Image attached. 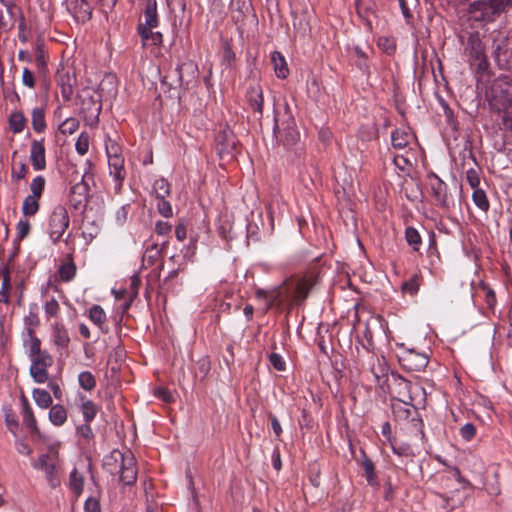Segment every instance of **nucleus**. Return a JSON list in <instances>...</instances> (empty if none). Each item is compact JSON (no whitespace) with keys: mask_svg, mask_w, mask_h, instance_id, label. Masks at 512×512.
Wrapping results in <instances>:
<instances>
[{"mask_svg":"<svg viewBox=\"0 0 512 512\" xmlns=\"http://www.w3.org/2000/svg\"><path fill=\"white\" fill-rule=\"evenodd\" d=\"M104 469L111 475H119L124 485H133L137 479V463L131 451L113 450L105 458Z\"/></svg>","mask_w":512,"mask_h":512,"instance_id":"f257e3e1","label":"nucleus"},{"mask_svg":"<svg viewBox=\"0 0 512 512\" xmlns=\"http://www.w3.org/2000/svg\"><path fill=\"white\" fill-rule=\"evenodd\" d=\"M144 21L139 20L137 31L142 39L143 46H158L162 43V34L153 31L159 23L156 0H147L143 11Z\"/></svg>","mask_w":512,"mask_h":512,"instance_id":"f03ea898","label":"nucleus"},{"mask_svg":"<svg viewBox=\"0 0 512 512\" xmlns=\"http://www.w3.org/2000/svg\"><path fill=\"white\" fill-rule=\"evenodd\" d=\"M486 98L490 109L496 113L510 109L512 106V81L506 77L494 80L486 92Z\"/></svg>","mask_w":512,"mask_h":512,"instance_id":"7ed1b4c3","label":"nucleus"},{"mask_svg":"<svg viewBox=\"0 0 512 512\" xmlns=\"http://www.w3.org/2000/svg\"><path fill=\"white\" fill-rule=\"evenodd\" d=\"M77 104L85 123L94 127L99 122V115L102 109L100 95L92 88H83L77 94Z\"/></svg>","mask_w":512,"mask_h":512,"instance_id":"20e7f679","label":"nucleus"},{"mask_svg":"<svg viewBox=\"0 0 512 512\" xmlns=\"http://www.w3.org/2000/svg\"><path fill=\"white\" fill-rule=\"evenodd\" d=\"M273 131L277 141L281 142L285 146H292L298 142L300 135L296 128L295 120L289 113L287 105L285 108L284 119L280 120L275 115Z\"/></svg>","mask_w":512,"mask_h":512,"instance_id":"39448f33","label":"nucleus"},{"mask_svg":"<svg viewBox=\"0 0 512 512\" xmlns=\"http://www.w3.org/2000/svg\"><path fill=\"white\" fill-rule=\"evenodd\" d=\"M469 61L475 66L477 72L488 69V60L485 55V46L478 32L470 33L465 48Z\"/></svg>","mask_w":512,"mask_h":512,"instance_id":"423d86ee","label":"nucleus"},{"mask_svg":"<svg viewBox=\"0 0 512 512\" xmlns=\"http://www.w3.org/2000/svg\"><path fill=\"white\" fill-rule=\"evenodd\" d=\"M216 151L221 160L230 162L235 159L237 153V140L233 131L225 128L219 131L215 138Z\"/></svg>","mask_w":512,"mask_h":512,"instance_id":"0eeeda50","label":"nucleus"},{"mask_svg":"<svg viewBox=\"0 0 512 512\" xmlns=\"http://www.w3.org/2000/svg\"><path fill=\"white\" fill-rule=\"evenodd\" d=\"M427 180L431 190V195L441 208L449 210L455 205V201L448 193L447 184L439 178L434 172L427 174Z\"/></svg>","mask_w":512,"mask_h":512,"instance_id":"6e6552de","label":"nucleus"},{"mask_svg":"<svg viewBox=\"0 0 512 512\" xmlns=\"http://www.w3.org/2000/svg\"><path fill=\"white\" fill-rule=\"evenodd\" d=\"M69 226V215L65 207L59 205L54 208L49 217V236L53 243H57Z\"/></svg>","mask_w":512,"mask_h":512,"instance_id":"1a4fd4ad","label":"nucleus"},{"mask_svg":"<svg viewBox=\"0 0 512 512\" xmlns=\"http://www.w3.org/2000/svg\"><path fill=\"white\" fill-rule=\"evenodd\" d=\"M71 182H75L70 190V202L75 209L85 207L89 196V184L86 180V175H80L75 171L72 175Z\"/></svg>","mask_w":512,"mask_h":512,"instance_id":"9d476101","label":"nucleus"},{"mask_svg":"<svg viewBox=\"0 0 512 512\" xmlns=\"http://www.w3.org/2000/svg\"><path fill=\"white\" fill-rule=\"evenodd\" d=\"M30 375L37 383H44L48 380V368L53 364L52 356L45 350L30 357Z\"/></svg>","mask_w":512,"mask_h":512,"instance_id":"9b49d317","label":"nucleus"},{"mask_svg":"<svg viewBox=\"0 0 512 512\" xmlns=\"http://www.w3.org/2000/svg\"><path fill=\"white\" fill-rule=\"evenodd\" d=\"M401 366L409 372H421L428 363L429 357L424 353H419L414 349H406L399 356Z\"/></svg>","mask_w":512,"mask_h":512,"instance_id":"f8f14e48","label":"nucleus"},{"mask_svg":"<svg viewBox=\"0 0 512 512\" xmlns=\"http://www.w3.org/2000/svg\"><path fill=\"white\" fill-rule=\"evenodd\" d=\"M492 54L501 69H510L512 67V40L506 37L495 39Z\"/></svg>","mask_w":512,"mask_h":512,"instance_id":"ddd939ff","label":"nucleus"},{"mask_svg":"<svg viewBox=\"0 0 512 512\" xmlns=\"http://www.w3.org/2000/svg\"><path fill=\"white\" fill-rule=\"evenodd\" d=\"M57 86L60 88L61 96L65 102L72 99L74 87L76 86V77L70 69L62 67L58 69L55 75Z\"/></svg>","mask_w":512,"mask_h":512,"instance_id":"4468645a","label":"nucleus"},{"mask_svg":"<svg viewBox=\"0 0 512 512\" xmlns=\"http://www.w3.org/2000/svg\"><path fill=\"white\" fill-rule=\"evenodd\" d=\"M463 495L459 492L446 496L440 493H434L431 497V505L435 512H450L463 504Z\"/></svg>","mask_w":512,"mask_h":512,"instance_id":"2eb2a0df","label":"nucleus"},{"mask_svg":"<svg viewBox=\"0 0 512 512\" xmlns=\"http://www.w3.org/2000/svg\"><path fill=\"white\" fill-rule=\"evenodd\" d=\"M107 155L110 175L114 177L116 181V187L120 188L122 186V181L126 176V171L124 169V158L118 155L116 151L112 153L109 149H107Z\"/></svg>","mask_w":512,"mask_h":512,"instance_id":"dca6fc26","label":"nucleus"},{"mask_svg":"<svg viewBox=\"0 0 512 512\" xmlns=\"http://www.w3.org/2000/svg\"><path fill=\"white\" fill-rule=\"evenodd\" d=\"M410 386L411 383L402 377L395 380V393L397 396H394L392 399V408L394 412L396 411L397 404L411 405L413 398L410 395Z\"/></svg>","mask_w":512,"mask_h":512,"instance_id":"f3484780","label":"nucleus"},{"mask_svg":"<svg viewBox=\"0 0 512 512\" xmlns=\"http://www.w3.org/2000/svg\"><path fill=\"white\" fill-rule=\"evenodd\" d=\"M318 276L315 273H307L300 278L296 284L294 299L296 302H303L309 295L310 290L317 284Z\"/></svg>","mask_w":512,"mask_h":512,"instance_id":"a211bd4d","label":"nucleus"},{"mask_svg":"<svg viewBox=\"0 0 512 512\" xmlns=\"http://www.w3.org/2000/svg\"><path fill=\"white\" fill-rule=\"evenodd\" d=\"M30 160L33 168L37 171L46 168L44 139L33 140L31 143Z\"/></svg>","mask_w":512,"mask_h":512,"instance_id":"6ab92c4d","label":"nucleus"},{"mask_svg":"<svg viewBox=\"0 0 512 512\" xmlns=\"http://www.w3.org/2000/svg\"><path fill=\"white\" fill-rule=\"evenodd\" d=\"M68 8L77 21L86 22L92 16V6L87 0H69Z\"/></svg>","mask_w":512,"mask_h":512,"instance_id":"aec40b11","label":"nucleus"},{"mask_svg":"<svg viewBox=\"0 0 512 512\" xmlns=\"http://www.w3.org/2000/svg\"><path fill=\"white\" fill-rule=\"evenodd\" d=\"M53 343L58 350L68 352L70 337L68 330L62 322H55L52 326Z\"/></svg>","mask_w":512,"mask_h":512,"instance_id":"412c9836","label":"nucleus"},{"mask_svg":"<svg viewBox=\"0 0 512 512\" xmlns=\"http://www.w3.org/2000/svg\"><path fill=\"white\" fill-rule=\"evenodd\" d=\"M468 13L476 21H486L491 17V7L488 0H476L469 4Z\"/></svg>","mask_w":512,"mask_h":512,"instance_id":"4be33fe9","label":"nucleus"},{"mask_svg":"<svg viewBox=\"0 0 512 512\" xmlns=\"http://www.w3.org/2000/svg\"><path fill=\"white\" fill-rule=\"evenodd\" d=\"M247 99L251 109L259 114V119L263 114V90L260 85L255 84L247 90Z\"/></svg>","mask_w":512,"mask_h":512,"instance_id":"5701e85b","label":"nucleus"},{"mask_svg":"<svg viewBox=\"0 0 512 512\" xmlns=\"http://www.w3.org/2000/svg\"><path fill=\"white\" fill-rule=\"evenodd\" d=\"M382 329V318L380 316H371L365 323L363 336L367 341V349L373 348V334L375 330Z\"/></svg>","mask_w":512,"mask_h":512,"instance_id":"b1692460","label":"nucleus"},{"mask_svg":"<svg viewBox=\"0 0 512 512\" xmlns=\"http://www.w3.org/2000/svg\"><path fill=\"white\" fill-rule=\"evenodd\" d=\"M10 275L11 273L8 267H4L0 271V276L2 279L0 287V303L9 304L10 302L9 292L12 289Z\"/></svg>","mask_w":512,"mask_h":512,"instance_id":"393cba45","label":"nucleus"},{"mask_svg":"<svg viewBox=\"0 0 512 512\" xmlns=\"http://www.w3.org/2000/svg\"><path fill=\"white\" fill-rule=\"evenodd\" d=\"M27 337L23 341V345L27 348L29 357L43 352L41 349V340L36 336L34 330L27 329Z\"/></svg>","mask_w":512,"mask_h":512,"instance_id":"a878e982","label":"nucleus"},{"mask_svg":"<svg viewBox=\"0 0 512 512\" xmlns=\"http://www.w3.org/2000/svg\"><path fill=\"white\" fill-rule=\"evenodd\" d=\"M271 61L274 65L276 76L285 79L289 74V69L284 56L280 52L274 51L271 55Z\"/></svg>","mask_w":512,"mask_h":512,"instance_id":"bb28decb","label":"nucleus"},{"mask_svg":"<svg viewBox=\"0 0 512 512\" xmlns=\"http://www.w3.org/2000/svg\"><path fill=\"white\" fill-rule=\"evenodd\" d=\"M23 404V421L26 426L31 430L34 434H39V429L37 426L36 419L34 417L33 411L29 405L27 398L23 395L22 398Z\"/></svg>","mask_w":512,"mask_h":512,"instance_id":"cd10ccee","label":"nucleus"},{"mask_svg":"<svg viewBox=\"0 0 512 512\" xmlns=\"http://www.w3.org/2000/svg\"><path fill=\"white\" fill-rule=\"evenodd\" d=\"M361 466L364 470V474L367 482L374 486L378 484L377 475L375 473V466L372 460L362 451Z\"/></svg>","mask_w":512,"mask_h":512,"instance_id":"c85d7f7f","label":"nucleus"},{"mask_svg":"<svg viewBox=\"0 0 512 512\" xmlns=\"http://www.w3.org/2000/svg\"><path fill=\"white\" fill-rule=\"evenodd\" d=\"M49 420L55 426H62L67 421V410L63 405L55 404L50 407Z\"/></svg>","mask_w":512,"mask_h":512,"instance_id":"c756f323","label":"nucleus"},{"mask_svg":"<svg viewBox=\"0 0 512 512\" xmlns=\"http://www.w3.org/2000/svg\"><path fill=\"white\" fill-rule=\"evenodd\" d=\"M32 128L37 133H42L46 129L45 110L42 107H36L31 113Z\"/></svg>","mask_w":512,"mask_h":512,"instance_id":"7c9ffc66","label":"nucleus"},{"mask_svg":"<svg viewBox=\"0 0 512 512\" xmlns=\"http://www.w3.org/2000/svg\"><path fill=\"white\" fill-rule=\"evenodd\" d=\"M412 139V135L402 129H396L392 133V145L396 149H403L405 148L410 140Z\"/></svg>","mask_w":512,"mask_h":512,"instance_id":"2f4dec72","label":"nucleus"},{"mask_svg":"<svg viewBox=\"0 0 512 512\" xmlns=\"http://www.w3.org/2000/svg\"><path fill=\"white\" fill-rule=\"evenodd\" d=\"M56 462H58V458L55 454H42L34 463V467L45 472L49 469H55Z\"/></svg>","mask_w":512,"mask_h":512,"instance_id":"473e14b6","label":"nucleus"},{"mask_svg":"<svg viewBox=\"0 0 512 512\" xmlns=\"http://www.w3.org/2000/svg\"><path fill=\"white\" fill-rule=\"evenodd\" d=\"M26 125V118L20 111L13 112L9 117L10 130L13 133H20L24 130Z\"/></svg>","mask_w":512,"mask_h":512,"instance_id":"72a5a7b5","label":"nucleus"},{"mask_svg":"<svg viewBox=\"0 0 512 512\" xmlns=\"http://www.w3.org/2000/svg\"><path fill=\"white\" fill-rule=\"evenodd\" d=\"M39 200L40 198L35 197L33 195H28L25 197L22 204V212L25 216H33L39 210Z\"/></svg>","mask_w":512,"mask_h":512,"instance_id":"f704fd0d","label":"nucleus"},{"mask_svg":"<svg viewBox=\"0 0 512 512\" xmlns=\"http://www.w3.org/2000/svg\"><path fill=\"white\" fill-rule=\"evenodd\" d=\"M32 396L39 407L46 409L52 406V397L46 390L36 388L33 390Z\"/></svg>","mask_w":512,"mask_h":512,"instance_id":"c9c22d12","label":"nucleus"},{"mask_svg":"<svg viewBox=\"0 0 512 512\" xmlns=\"http://www.w3.org/2000/svg\"><path fill=\"white\" fill-rule=\"evenodd\" d=\"M80 409L83 414V418L87 423L94 420L99 410L98 406L91 400L83 401Z\"/></svg>","mask_w":512,"mask_h":512,"instance_id":"e433bc0d","label":"nucleus"},{"mask_svg":"<svg viewBox=\"0 0 512 512\" xmlns=\"http://www.w3.org/2000/svg\"><path fill=\"white\" fill-rule=\"evenodd\" d=\"M69 486L77 497L80 496V494L83 492L84 479L83 476L79 474L76 469H74L70 473Z\"/></svg>","mask_w":512,"mask_h":512,"instance_id":"4c0bfd02","label":"nucleus"},{"mask_svg":"<svg viewBox=\"0 0 512 512\" xmlns=\"http://www.w3.org/2000/svg\"><path fill=\"white\" fill-rule=\"evenodd\" d=\"M161 257V250L159 249L157 244H153L148 247L143 255L142 261L143 265L147 264L149 266L154 265L156 261H158Z\"/></svg>","mask_w":512,"mask_h":512,"instance_id":"58836bf2","label":"nucleus"},{"mask_svg":"<svg viewBox=\"0 0 512 512\" xmlns=\"http://www.w3.org/2000/svg\"><path fill=\"white\" fill-rule=\"evenodd\" d=\"M59 277L64 282L71 281L76 274V265L73 261L63 263L58 270Z\"/></svg>","mask_w":512,"mask_h":512,"instance_id":"ea45409f","label":"nucleus"},{"mask_svg":"<svg viewBox=\"0 0 512 512\" xmlns=\"http://www.w3.org/2000/svg\"><path fill=\"white\" fill-rule=\"evenodd\" d=\"M472 199L479 209L485 212L488 211L490 204L484 190L480 188L474 189Z\"/></svg>","mask_w":512,"mask_h":512,"instance_id":"a19ab883","label":"nucleus"},{"mask_svg":"<svg viewBox=\"0 0 512 512\" xmlns=\"http://www.w3.org/2000/svg\"><path fill=\"white\" fill-rule=\"evenodd\" d=\"M78 382L81 388L86 391H92L96 386V379L89 371H83L78 376Z\"/></svg>","mask_w":512,"mask_h":512,"instance_id":"79ce46f5","label":"nucleus"},{"mask_svg":"<svg viewBox=\"0 0 512 512\" xmlns=\"http://www.w3.org/2000/svg\"><path fill=\"white\" fill-rule=\"evenodd\" d=\"M153 191L157 199H165L170 194V185L167 180L160 178L153 184Z\"/></svg>","mask_w":512,"mask_h":512,"instance_id":"37998d69","label":"nucleus"},{"mask_svg":"<svg viewBox=\"0 0 512 512\" xmlns=\"http://www.w3.org/2000/svg\"><path fill=\"white\" fill-rule=\"evenodd\" d=\"M79 128V121L74 117L65 119L58 127V130L63 135H71L75 133Z\"/></svg>","mask_w":512,"mask_h":512,"instance_id":"c03bdc74","label":"nucleus"},{"mask_svg":"<svg viewBox=\"0 0 512 512\" xmlns=\"http://www.w3.org/2000/svg\"><path fill=\"white\" fill-rule=\"evenodd\" d=\"M405 238L407 243L413 247V250L418 251L421 244V237L419 232L413 227H407L405 230Z\"/></svg>","mask_w":512,"mask_h":512,"instance_id":"a18cd8bd","label":"nucleus"},{"mask_svg":"<svg viewBox=\"0 0 512 512\" xmlns=\"http://www.w3.org/2000/svg\"><path fill=\"white\" fill-rule=\"evenodd\" d=\"M45 185H46L45 178L41 175L36 176L30 184V191H31L30 195L41 198V196L44 192V189H45Z\"/></svg>","mask_w":512,"mask_h":512,"instance_id":"49530a36","label":"nucleus"},{"mask_svg":"<svg viewBox=\"0 0 512 512\" xmlns=\"http://www.w3.org/2000/svg\"><path fill=\"white\" fill-rule=\"evenodd\" d=\"M89 318L95 324L101 326L106 321V314L99 305H93L89 310Z\"/></svg>","mask_w":512,"mask_h":512,"instance_id":"de8ad7c7","label":"nucleus"},{"mask_svg":"<svg viewBox=\"0 0 512 512\" xmlns=\"http://www.w3.org/2000/svg\"><path fill=\"white\" fill-rule=\"evenodd\" d=\"M401 289L404 293L409 295H415L419 290V278L417 275H413L409 280L403 282Z\"/></svg>","mask_w":512,"mask_h":512,"instance_id":"09e8293b","label":"nucleus"},{"mask_svg":"<svg viewBox=\"0 0 512 512\" xmlns=\"http://www.w3.org/2000/svg\"><path fill=\"white\" fill-rule=\"evenodd\" d=\"M44 311L47 316V320L50 318H56L59 315L60 306L56 299L52 298L45 303Z\"/></svg>","mask_w":512,"mask_h":512,"instance_id":"8fccbe9b","label":"nucleus"},{"mask_svg":"<svg viewBox=\"0 0 512 512\" xmlns=\"http://www.w3.org/2000/svg\"><path fill=\"white\" fill-rule=\"evenodd\" d=\"M466 180L473 188H479L480 185V169L470 168L466 171Z\"/></svg>","mask_w":512,"mask_h":512,"instance_id":"3c124183","label":"nucleus"},{"mask_svg":"<svg viewBox=\"0 0 512 512\" xmlns=\"http://www.w3.org/2000/svg\"><path fill=\"white\" fill-rule=\"evenodd\" d=\"M377 45L383 52L387 54H392L396 49L394 40L388 37H379Z\"/></svg>","mask_w":512,"mask_h":512,"instance_id":"603ef678","label":"nucleus"},{"mask_svg":"<svg viewBox=\"0 0 512 512\" xmlns=\"http://www.w3.org/2000/svg\"><path fill=\"white\" fill-rule=\"evenodd\" d=\"M76 151L80 155H84L89 150V136L87 133H81L75 144Z\"/></svg>","mask_w":512,"mask_h":512,"instance_id":"864d4df0","label":"nucleus"},{"mask_svg":"<svg viewBox=\"0 0 512 512\" xmlns=\"http://www.w3.org/2000/svg\"><path fill=\"white\" fill-rule=\"evenodd\" d=\"M25 331L31 329L35 331V328L40 326V319L36 312L30 311L27 316L24 317Z\"/></svg>","mask_w":512,"mask_h":512,"instance_id":"5fc2aeb1","label":"nucleus"},{"mask_svg":"<svg viewBox=\"0 0 512 512\" xmlns=\"http://www.w3.org/2000/svg\"><path fill=\"white\" fill-rule=\"evenodd\" d=\"M28 173V166L24 162H20L18 168L12 167L11 178L14 181L24 179Z\"/></svg>","mask_w":512,"mask_h":512,"instance_id":"6e6d98bb","label":"nucleus"},{"mask_svg":"<svg viewBox=\"0 0 512 512\" xmlns=\"http://www.w3.org/2000/svg\"><path fill=\"white\" fill-rule=\"evenodd\" d=\"M283 286H284V284L269 292L267 303H266V310H269L270 308L273 307V305L275 303H277L278 301H281L280 298L282 295Z\"/></svg>","mask_w":512,"mask_h":512,"instance_id":"4d7b16f0","label":"nucleus"},{"mask_svg":"<svg viewBox=\"0 0 512 512\" xmlns=\"http://www.w3.org/2000/svg\"><path fill=\"white\" fill-rule=\"evenodd\" d=\"M58 472H59L58 462H56L55 469H49V470L45 471L46 478L49 482V485L52 488H56L60 485V478H59Z\"/></svg>","mask_w":512,"mask_h":512,"instance_id":"13d9d810","label":"nucleus"},{"mask_svg":"<svg viewBox=\"0 0 512 512\" xmlns=\"http://www.w3.org/2000/svg\"><path fill=\"white\" fill-rule=\"evenodd\" d=\"M502 113L501 129L512 134V109Z\"/></svg>","mask_w":512,"mask_h":512,"instance_id":"bf43d9fd","label":"nucleus"},{"mask_svg":"<svg viewBox=\"0 0 512 512\" xmlns=\"http://www.w3.org/2000/svg\"><path fill=\"white\" fill-rule=\"evenodd\" d=\"M84 512H101L99 499L96 497H89L85 501Z\"/></svg>","mask_w":512,"mask_h":512,"instance_id":"052dcab7","label":"nucleus"},{"mask_svg":"<svg viewBox=\"0 0 512 512\" xmlns=\"http://www.w3.org/2000/svg\"><path fill=\"white\" fill-rule=\"evenodd\" d=\"M157 209H158V212L166 218H169L173 215L172 207H171L170 203L168 201H166L165 199H159V202L157 204Z\"/></svg>","mask_w":512,"mask_h":512,"instance_id":"680f3d73","label":"nucleus"},{"mask_svg":"<svg viewBox=\"0 0 512 512\" xmlns=\"http://www.w3.org/2000/svg\"><path fill=\"white\" fill-rule=\"evenodd\" d=\"M154 395L166 403L174 401L172 393L168 389L163 387H157L154 391Z\"/></svg>","mask_w":512,"mask_h":512,"instance_id":"e2e57ef3","label":"nucleus"},{"mask_svg":"<svg viewBox=\"0 0 512 512\" xmlns=\"http://www.w3.org/2000/svg\"><path fill=\"white\" fill-rule=\"evenodd\" d=\"M475 434H476V427L472 423H466L460 429L461 437L467 441L471 440L475 436Z\"/></svg>","mask_w":512,"mask_h":512,"instance_id":"0e129e2a","label":"nucleus"},{"mask_svg":"<svg viewBox=\"0 0 512 512\" xmlns=\"http://www.w3.org/2000/svg\"><path fill=\"white\" fill-rule=\"evenodd\" d=\"M30 223L27 220H20L17 224V237L19 240L24 239L30 232Z\"/></svg>","mask_w":512,"mask_h":512,"instance_id":"69168bd1","label":"nucleus"},{"mask_svg":"<svg viewBox=\"0 0 512 512\" xmlns=\"http://www.w3.org/2000/svg\"><path fill=\"white\" fill-rule=\"evenodd\" d=\"M270 364L278 371L285 370L286 364L282 357L277 353H271L269 355Z\"/></svg>","mask_w":512,"mask_h":512,"instance_id":"338daca9","label":"nucleus"},{"mask_svg":"<svg viewBox=\"0 0 512 512\" xmlns=\"http://www.w3.org/2000/svg\"><path fill=\"white\" fill-rule=\"evenodd\" d=\"M22 82L25 86L29 88H33L35 86V78L28 68H24L23 74H22Z\"/></svg>","mask_w":512,"mask_h":512,"instance_id":"774afa93","label":"nucleus"}]
</instances>
